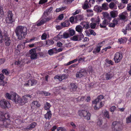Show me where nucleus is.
Returning a JSON list of instances; mask_svg holds the SVG:
<instances>
[{
	"mask_svg": "<svg viewBox=\"0 0 131 131\" xmlns=\"http://www.w3.org/2000/svg\"><path fill=\"white\" fill-rule=\"evenodd\" d=\"M27 28L25 26L21 25L18 26L16 28L15 32L19 39L21 40L25 38L27 34Z\"/></svg>",
	"mask_w": 131,
	"mask_h": 131,
	"instance_id": "obj_1",
	"label": "nucleus"
},
{
	"mask_svg": "<svg viewBox=\"0 0 131 131\" xmlns=\"http://www.w3.org/2000/svg\"><path fill=\"white\" fill-rule=\"evenodd\" d=\"M32 97L31 95L29 94L25 95L23 96L22 98L19 97L17 99V103L21 105H23L26 103L28 100Z\"/></svg>",
	"mask_w": 131,
	"mask_h": 131,
	"instance_id": "obj_2",
	"label": "nucleus"
},
{
	"mask_svg": "<svg viewBox=\"0 0 131 131\" xmlns=\"http://www.w3.org/2000/svg\"><path fill=\"white\" fill-rule=\"evenodd\" d=\"M0 126L1 127H6L10 128L13 124V122L11 121L8 118L5 119L4 121L0 120Z\"/></svg>",
	"mask_w": 131,
	"mask_h": 131,
	"instance_id": "obj_3",
	"label": "nucleus"
},
{
	"mask_svg": "<svg viewBox=\"0 0 131 131\" xmlns=\"http://www.w3.org/2000/svg\"><path fill=\"white\" fill-rule=\"evenodd\" d=\"M4 40L5 44L6 46H9L10 45L11 41L9 38L6 35H4L3 37L2 32L0 29V43H2Z\"/></svg>",
	"mask_w": 131,
	"mask_h": 131,
	"instance_id": "obj_4",
	"label": "nucleus"
},
{
	"mask_svg": "<svg viewBox=\"0 0 131 131\" xmlns=\"http://www.w3.org/2000/svg\"><path fill=\"white\" fill-rule=\"evenodd\" d=\"M78 114L81 117H84L87 120H89L90 119L91 114L86 111H79L78 112Z\"/></svg>",
	"mask_w": 131,
	"mask_h": 131,
	"instance_id": "obj_5",
	"label": "nucleus"
},
{
	"mask_svg": "<svg viewBox=\"0 0 131 131\" xmlns=\"http://www.w3.org/2000/svg\"><path fill=\"white\" fill-rule=\"evenodd\" d=\"M13 15L12 12L8 11L7 13V15L6 17L5 20L7 23L12 24L14 21L13 19Z\"/></svg>",
	"mask_w": 131,
	"mask_h": 131,
	"instance_id": "obj_6",
	"label": "nucleus"
},
{
	"mask_svg": "<svg viewBox=\"0 0 131 131\" xmlns=\"http://www.w3.org/2000/svg\"><path fill=\"white\" fill-rule=\"evenodd\" d=\"M93 106L95 110H98L104 105V102L103 101H98L95 100L92 102Z\"/></svg>",
	"mask_w": 131,
	"mask_h": 131,
	"instance_id": "obj_7",
	"label": "nucleus"
},
{
	"mask_svg": "<svg viewBox=\"0 0 131 131\" xmlns=\"http://www.w3.org/2000/svg\"><path fill=\"white\" fill-rule=\"evenodd\" d=\"M16 95L15 93L12 92L10 93H7L6 96L8 99L11 100L16 103H17V99L16 100Z\"/></svg>",
	"mask_w": 131,
	"mask_h": 131,
	"instance_id": "obj_8",
	"label": "nucleus"
},
{
	"mask_svg": "<svg viewBox=\"0 0 131 131\" xmlns=\"http://www.w3.org/2000/svg\"><path fill=\"white\" fill-rule=\"evenodd\" d=\"M123 58L122 54L121 52H116L114 54V60L116 63L120 62Z\"/></svg>",
	"mask_w": 131,
	"mask_h": 131,
	"instance_id": "obj_9",
	"label": "nucleus"
},
{
	"mask_svg": "<svg viewBox=\"0 0 131 131\" xmlns=\"http://www.w3.org/2000/svg\"><path fill=\"white\" fill-rule=\"evenodd\" d=\"M112 131H121L122 128L116 122H114L113 123L112 126Z\"/></svg>",
	"mask_w": 131,
	"mask_h": 131,
	"instance_id": "obj_10",
	"label": "nucleus"
},
{
	"mask_svg": "<svg viewBox=\"0 0 131 131\" xmlns=\"http://www.w3.org/2000/svg\"><path fill=\"white\" fill-rule=\"evenodd\" d=\"M0 105L3 108H5L6 107L8 108L10 106L9 102L5 100H2L0 101Z\"/></svg>",
	"mask_w": 131,
	"mask_h": 131,
	"instance_id": "obj_11",
	"label": "nucleus"
},
{
	"mask_svg": "<svg viewBox=\"0 0 131 131\" xmlns=\"http://www.w3.org/2000/svg\"><path fill=\"white\" fill-rule=\"evenodd\" d=\"M36 48H33L30 50V57L32 60L36 59L37 58V54L36 52Z\"/></svg>",
	"mask_w": 131,
	"mask_h": 131,
	"instance_id": "obj_12",
	"label": "nucleus"
},
{
	"mask_svg": "<svg viewBox=\"0 0 131 131\" xmlns=\"http://www.w3.org/2000/svg\"><path fill=\"white\" fill-rule=\"evenodd\" d=\"M10 116L8 113L3 112L0 111V120L4 121L8 118Z\"/></svg>",
	"mask_w": 131,
	"mask_h": 131,
	"instance_id": "obj_13",
	"label": "nucleus"
},
{
	"mask_svg": "<svg viewBox=\"0 0 131 131\" xmlns=\"http://www.w3.org/2000/svg\"><path fill=\"white\" fill-rule=\"evenodd\" d=\"M50 20V19L48 17H45L44 16H42V19H40L37 22V25L40 26L44 24L45 22Z\"/></svg>",
	"mask_w": 131,
	"mask_h": 131,
	"instance_id": "obj_14",
	"label": "nucleus"
},
{
	"mask_svg": "<svg viewBox=\"0 0 131 131\" xmlns=\"http://www.w3.org/2000/svg\"><path fill=\"white\" fill-rule=\"evenodd\" d=\"M87 74L86 71L85 70L82 69L80 72H78L76 74V76L78 78H81L83 76L86 75Z\"/></svg>",
	"mask_w": 131,
	"mask_h": 131,
	"instance_id": "obj_15",
	"label": "nucleus"
},
{
	"mask_svg": "<svg viewBox=\"0 0 131 131\" xmlns=\"http://www.w3.org/2000/svg\"><path fill=\"white\" fill-rule=\"evenodd\" d=\"M104 41L99 42L98 45H96L93 51V53L96 54V53L99 52L101 50V47L103 46V43L104 42Z\"/></svg>",
	"mask_w": 131,
	"mask_h": 131,
	"instance_id": "obj_16",
	"label": "nucleus"
},
{
	"mask_svg": "<svg viewBox=\"0 0 131 131\" xmlns=\"http://www.w3.org/2000/svg\"><path fill=\"white\" fill-rule=\"evenodd\" d=\"M37 83L36 80L33 79H30L24 84V85L26 86H33L36 85Z\"/></svg>",
	"mask_w": 131,
	"mask_h": 131,
	"instance_id": "obj_17",
	"label": "nucleus"
},
{
	"mask_svg": "<svg viewBox=\"0 0 131 131\" xmlns=\"http://www.w3.org/2000/svg\"><path fill=\"white\" fill-rule=\"evenodd\" d=\"M113 76L112 73L110 72H108L106 73L105 75H103L101 76V78L103 80H104L105 79L107 80L111 79Z\"/></svg>",
	"mask_w": 131,
	"mask_h": 131,
	"instance_id": "obj_18",
	"label": "nucleus"
},
{
	"mask_svg": "<svg viewBox=\"0 0 131 131\" xmlns=\"http://www.w3.org/2000/svg\"><path fill=\"white\" fill-rule=\"evenodd\" d=\"M111 19H105L103 22L100 24V26L101 28H104L106 27V26L110 23Z\"/></svg>",
	"mask_w": 131,
	"mask_h": 131,
	"instance_id": "obj_19",
	"label": "nucleus"
},
{
	"mask_svg": "<svg viewBox=\"0 0 131 131\" xmlns=\"http://www.w3.org/2000/svg\"><path fill=\"white\" fill-rule=\"evenodd\" d=\"M36 125L37 124L35 122H33L27 127H24L23 129L24 130H29L30 129H31L35 127Z\"/></svg>",
	"mask_w": 131,
	"mask_h": 131,
	"instance_id": "obj_20",
	"label": "nucleus"
},
{
	"mask_svg": "<svg viewBox=\"0 0 131 131\" xmlns=\"http://www.w3.org/2000/svg\"><path fill=\"white\" fill-rule=\"evenodd\" d=\"M91 20L92 22L95 23L96 24H99L100 22V18L99 16H96L94 17L91 18Z\"/></svg>",
	"mask_w": 131,
	"mask_h": 131,
	"instance_id": "obj_21",
	"label": "nucleus"
},
{
	"mask_svg": "<svg viewBox=\"0 0 131 131\" xmlns=\"http://www.w3.org/2000/svg\"><path fill=\"white\" fill-rule=\"evenodd\" d=\"M68 77L67 75L65 74H62L61 76L56 75L54 77V79H57L60 81H62L63 80L67 78Z\"/></svg>",
	"mask_w": 131,
	"mask_h": 131,
	"instance_id": "obj_22",
	"label": "nucleus"
},
{
	"mask_svg": "<svg viewBox=\"0 0 131 131\" xmlns=\"http://www.w3.org/2000/svg\"><path fill=\"white\" fill-rule=\"evenodd\" d=\"M40 106V104L37 101H33L31 104V108L33 109L37 108L39 107Z\"/></svg>",
	"mask_w": 131,
	"mask_h": 131,
	"instance_id": "obj_23",
	"label": "nucleus"
},
{
	"mask_svg": "<svg viewBox=\"0 0 131 131\" xmlns=\"http://www.w3.org/2000/svg\"><path fill=\"white\" fill-rule=\"evenodd\" d=\"M81 25L82 26L83 28L87 29L90 28L89 24L88 22L83 21L81 23Z\"/></svg>",
	"mask_w": 131,
	"mask_h": 131,
	"instance_id": "obj_24",
	"label": "nucleus"
},
{
	"mask_svg": "<svg viewBox=\"0 0 131 131\" xmlns=\"http://www.w3.org/2000/svg\"><path fill=\"white\" fill-rule=\"evenodd\" d=\"M48 53L50 56H52L54 54L57 53L56 48H54L49 50L48 51Z\"/></svg>",
	"mask_w": 131,
	"mask_h": 131,
	"instance_id": "obj_25",
	"label": "nucleus"
},
{
	"mask_svg": "<svg viewBox=\"0 0 131 131\" xmlns=\"http://www.w3.org/2000/svg\"><path fill=\"white\" fill-rule=\"evenodd\" d=\"M53 8L52 7H50L49 8L47 9L45 12L43 14L44 17H45L47 16L48 14L51 13L52 10Z\"/></svg>",
	"mask_w": 131,
	"mask_h": 131,
	"instance_id": "obj_26",
	"label": "nucleus"
},
{
	"mask_svg": "<svg viewBox=\"0 0 131 131\" xmlns=\"http://www.w3.org/2000/svg\"><path fill=\"white\" fill-rule=\"evenodd\" d=\"M109 8L113 10L117 9V6L115 3L113 2H111L109 5Z\"/></svg>",
	"mask_w": 131,
	"mask_h": 131,
	"instance_id": "obj_27",
	"label": "nucleus"
},
{
	"mask_svg": "<svg viewBox=\"0 0 131 131\" xmlns=\"http://www.w3.org/2000/svg\"><path fill=\"white\" fill-rule=\"evenodd\" d=\"M128 14L126 12L122 13L121 15H119L120 18L122 19H125L128 16Z\"/></svg>",
	"mask_w": 131,
	"mask_h": 131,
	"instance_id": "obj_28",
	"label": "nucleus"
},
{
	"mask_svg": "<svg viewBox=\"0 0 131 131\" xmlns=\"http://www.w3.org/2000/svg\"><path fill=\"white\" fill-rule=\"evenodd\" d=\"M52 113L50 110L47 111V113L45 115V117L46 119H49L51 117Z\"/></svg>",
	"mask_w": 131,
	"mask_h": 131,
	"instance_id": "obj_29",
	"label": "nucleus"
},
{
	"mask_svg": "<svg viewBox=\"0 0 131 131\" xmlns=\"http://www.w3.org/2000/svg\"><path fill=\"white\" fill-rule=\"evenodd\" d=\"M70 90L73 91H75L77 88V86L75 84L73 83H71L70 86Z\"/></svg>",
	"mask_w": 131,
	"mask_h": 131,
	"instance_id": "obj_30",
	"label": "nucleus"
},
{
	"mask_svg": "<svg viewBox=\"0 0 131 131\" xmlns=\"http://www.w3.org/2000/svg\"><path fill=\"white\" fill-rule=\"evenodd\" d=\"M63 33L62 32H60L59 34L56 37L54 38V39L57 40L60 39L62 38H63Z\"/></svg>",
	"mask_w": 131,
	"mask_h": 131,
	"instance_id": "obj_31",
	"label": "nucleus"
},
{
	"mask_svg": "<svg viewBox=\"0 0 131 131\" xmlns=\"http://www.w3.org/2000/svg\"><path fill=\"white\" fill-rule=\"evenodd\" d=\"M51 106V105L48 102H46L44 104V108L46 110H50V108Z\"/></svg>",
	"mask_w": 131,
	"mask_h": 131,
	"instance_id": "obj_32",
	"label": "nucleus"
},
{
	"mask_svg": "<svg viewBox=\"0 0 131 131\" xmlns=\"http://www.w3.org/2000/svg\"><path fill=\"white\" fill-rule=\"evenodd\" d=\"M127 40V39L126 37H123L120 38L118 39V42L120 44L125 43Z\"/></svg>",
	"mask_w": 131,
	"mask_h": 131,
	"instance_id": "obj_33",
	"label": "nucleus"
},
{
	"mask_svg": "<svg viewBox=\"0 0 131 131\" xmlns=\"http://www.w3.org/2000/svg\"><path fill=\"white\" fill-rule=\"evenodd\" d=\"M80 16L79 15L77 16L76 17L72 16L70 18V21L72 23H74V20L75 19L76 20H79V18Z\"/></svg>",
	"mask_w": 131,
	"mask_h": 131,
	"instance_id": "obj_34",
	"label": "nucleus"
},
{
	"mask_svg": "<svg viewBox=\"0 0 131 131\" xmlns=\"http://www.w3.org/2000/svg\"><path fill=\"white\" fill-rule=\"evenodd\" d=\"M70 25V23L68 20H66L61 23V26L64 27H68Z\"/></svg>",
	"mask_w": 131,
	"mask_h": 131,
	"instance_id": "obj_35",
	"label": "nucleus"
},
{
	"mask_svg": "<svg viewBox=\"0 0 131 131\" xmlns=\"http://www.w3.org/2000/svg\"><path fill=\"white\" fill-rule=\"evenodd\" d=\"M76 30L78 32L81 33L83 29L82 27L80 25L77 26L75 28Z\"/></svg>",
	"mask_w": 131,
	"mask_h": 131,
	"instance_id": "obj_36",
	"label": "nucleus"
},
{
	"mask_svg": "<svg viewBox=\"0 0 131 131\" xmlns=\"http://www.w3.org/2000/svg\"><path fill=\"white\" fill-rule=\"evenodd\" d=\"M111 16L112 17L114 18L117 16V12L116 11L113 10L110 12Z\"/></svg>",
	"mask_w": 131,
	"mask_h": 131,
	"instance_id": "obj_37",
	"label": "nucleus"
},
{
	"mask_svg": "<svg viewBox=\"0 0 131 131\" xmlns=\"http://www.w3.org/2000/svg\"><path fill=\"white\" fill-rule=\"evenodd\" d=\"M87 15L88 17H90L93 15V11L91 9H87Z\"/></svg>",
	"mask_w": 131,
	"mask_h": 131,
	"instance_id": "obj_38",
	"label": "nucleus"
},
{
	"mask_svg": "<svg viewBox=\"0 0 131 131\" xmlns=\"http://www.w3.org/2000/svg\"><path fill=\"white\" fill-rule=\"evenodd\" d=\"M104 97L103 95H100L98 96L97 99H96L95 100L97 101H103V99Z\"/></svg>",
	"mask_w": 131,
	"mask_h": 131,
	"instance_id": "obj_39",
	"label": "nucleus"
},
{
	"mask_svg": "<svg viewBox=\"0 0 131 131\" xmlns=\"http://www.w3.org/2000/svg\"><path fill=\"white\" fill-rule=\"evenodd\" d=\"M38 38L36 37H33L29 40H28L27 41V42H30L32 41H37L38 40Z\"/></svg>",
	"mask_w": 131,
	"mask_h": 131,
	"instance_id": "obj_40",
	"label": "nucleus"
},
{
	"mask_svg": "<svg viewBox=\"0 0 131 131\" xmlns=\"http://www.w3.org/2000/svg\"><path fill=\"white\" fill-rule=\"evenodd\" d=\"M103 114L104 117L109 118H110L108 112L106 111H105L103 113Z\"/></svg>",
	"mask_w": 131,
	"mask_h": 131,
	"instance_id": "obj_41",
	"label": "nucleus"
},
{
	"mask_svg": "<svg viewBox=\"0 0 131 131\" xmlns=\"http://www.w3.org/2000/svg\"><path fill=\"white\" fill-rule=\"evenodd\" d=\"M90 5L91 4L85 2L83 6V8L84 9H87L89 8V5Z\"/></svg>",
	"mask_w": 131,
	"mask_h": 131,
	"instance_id": "obj_42",
	"label": "nucleus"
},
{
	"mask_svg": "<svg viewBox=\"0 0 131 131\" xmlns=\"http://www.w3.org/2000/svg\"><path fill=\"white\" fill-rule=\"evenodd\" d=\"M108 4L106 3H104L102 5V9L104 10H107L108 9Z\"/></svg>",
	"mask_w": 131,
	"mask_h": 131,
	"instance_id": "obj_43",
	"label": "nucleus"
},
{
	"mask_svg": "<svg viewBox=\"0 0 131 131\" xmlns=\"http://www.w3.org/2000/svg\"><path fill=\"white\" fill-rule=\"evenodd\" d=\"M66 8V7H62L59 8H57L56 10V12L57 13L58 12H59L62 11L64 10Z\"/></svg>",
	"mask_w": 131,
	"mask_h": 131,
	"instance_id": "obj_44",
	"label": "nucleus"
},
{
	"mask_svg": "<svg viewBox=\"0 0 131 131\" xmlns=\"http://www.w3.org/2000/svg\"><path fill=\"white\" fill-rule=\"evenodd\" d=\"M78 41L81 40L84 37V35L82 33H81L80 35H77Z\"/></svg>",
	"mask_w": 131,
	"mask_h": 131,
	"instance_id": "obj_45",
	"label": "nucleus"
},
{
	"mask_svg": "<svg viewBox=\"0 0 131 131\" xmlns=\"http://www.w3.org/2000/svg\"><path fill=\"white\" fill-rule=\"evenodd\" d=\"M63 38H67L69 37V35L68 33L64 32L63 33Z\"/></svg>",
	"mask_w": 131,
	"mask_h": 131,
	"instance_id": "obj_46",
	"label": "nucleus"
},
{
	"mask_svg": "<svg viewBox=\"0 0 131 131\" xmlns=\"http://www.w3.org/2000/svg\"><path fill=\"white\" fill-rule=\"evenodd\" d=\"M2 72L4 74L6 75H8L9 74V71L6 69H4L2 71Z\"/></svg>",
	"mask_w": 131,
	"mask_h": 131,
	"instance_id": "obj_47",
	"label": "nucleus"
},
{
	"mask_svg": "<svg viewBox=\"0 0 131 131\" xmlns=\"http://www.w3.org/2000/svg\"><path fill=\"white\" fill-rule=\"evenodd\" d=\"M47 38V35L46 33L43 34L41 36V39L42 40H45Z\"/></svg>",
	"mask_w": 131,
	"mask_h": 131,
	"instance_id": "obj_48",
	"label": "nucleus"
},
{
	"mask_svg": "<svg viewBox=\"0 0 131 131\" xmlns=\"http://www.w3.org/2000/svg\"><path fill=\"white\" fill-rule=\"evenodd\" d=\"M96 23H94V22L91 23V24H90L91 28L92 29L95 28L96 27Z\"/></svg>",
	"mask_w": 131,
	"mask_h": 131,
	"instance_id": "obj_49",
	"label": "nucleus"
},
{
	"mask_svg": "<svg viewBox=\"0 0 131 131\" xmlns=\"http://www.w3.org/2000/svg\"><path fill=\"white\" fill-rule=\"evenodd\" d=\"M57 131H66V129L64 127H58L57 128Z\"/></svg>",
	"mask_w": 131,
	"mask_h": 131,
	"instance_id": "obj_50",
	"label": "nucleus"
},
{
	"mask_svg": "<svg viewBox=\"0 0 131 131\" xmlns=\"http://www.w3.org/2000/svg\"><path fill=\"white\" fill-rule=\"evenodd\" d=\"M106 61L107 63L109 64H110L111 65H113L114 64V62L111 60L106 59Z\"/></svg>",
	"mask_w": 131,
	"mask_h": 131,
	"instance_id": "obj_51",
	"label": "nucleus"
},
{
	"mask_svg": "<svg viewBox=\"0 0 131 131\" xmlns=\"http://www.w3.org/2000/svg\"><path fill=\"white\" fill-rule=\"evenodd\" d=\"M50 127V125L49 122H46L45 124V128L46 129H48Z\"/></svg>",
	"mask_w": 131,
	"mask_h": 131,
	"instance_id": "obj_52",
	"label": "nucleus"
},
{
	"mask_svg": "<svg viewBox=\"0 0 131 131\" xmlns=\"http://www.w3.org/2000/svg\"><path fill=\"white\" fill-rule=\"evenodd\" d=\"M126 96L128 97H131V88H130L126 94Z\"/></svg>",
	"mask_w": 131,
	"mask_h": 131,
	"instance_id": "obj_53",
	"label": "nucleus"
},
{
	"mask_svg": "<svg viewBox=\"0 0 131 131\" xmlns=\"http://www.w3.org/2000/svg\"><path fill=\"white\" fill-rule=\"evenodd\" d=\"M75 34V31L73 29L70 30L69 31V34L70 36H72Z\"/></svg>",
	"mask_w": 131,
	"mask_h": 131,
	"instance_id": "obj_54",
	"label": "nucleus"
},
{
	"mask_svg": "<svg viewBox=\"0 0 131 131\" xmlns=\"http://www.w3.org/2000/svg\"><path fill=\"white\" fill-rule=\"evenodd\" d=\"M54 43V42L52 40H49L47 41L46 44L48 45H52Z\"/></svg>",
	"mask_w": 131,
	"mask_h": 131,
	"instance_id": "obj_55",
	"label": "nucleus"
},
{
	"mask_svg": "<svg viewBox=\"0 0 131 131\" xmlns=\"http://www.w3.org/2000/svg\"><path fill=\"white\" fill-rule=\"evenodd\" d=\"M100 8L98 6H96L94 7V10H95L99 12L100 11Z\"/></svg>",
	"mask_w": 131,
	"mask_h": 131,
	"instance_id": "obj_56",
	"label": "nucleus"
},
{
	"mask_svg": "<svg viewBox=\"0 0 131 131\" xmlns=\"http://www.w3.org/2000/svg\"><path fill=\"white\" fill-rule=\"evenodd\" d=\"M64 17V15L63 14H61L58 17V18L60 20H62Z\"/></svg>",
	"mask_w": 131,
	"mask_h": 131,
	"instance_id": "obj_57",
	"label": "nucleus"
},
{
	"mask_svg": "<svg viewBox=\"0 0 131 131\" xmlns=\"http://www.w3.org/2000/svg\"><path fill=\"white\" fill-rule=\"evenodd\" d=\"M72 40L75 41H78V36L75 35L73 36L71 39Z\"/></svg>",
	"mask_w": 131,
	"mask_h": 131,
	"instance_id": "obj_58",
	"label": "nucleus"
},
{
	"mask_svg": "<svg viewBox=\"0 0 131 131\" xmlns=\"http://www.w3.org/2000/svg\"><path fill=\"white\" fill-rule=\"evenodd\" d=\"M3 14V13L2 8V7L0 6V19L1 18Z\"/></svg>",
	"mask_w": 131,
	"mask_h": 131,
	"instance_id": "obj_59",
	"label": "nucleus"
},
{
	"mask_svg": "<svg viewBox=\"0 0 131 131\" xmlns=\"http://www.w3.org/2000/svg\"><path fill=\"white\" fill-rule=\"evenodd\" d=\"M116 107L115 106H113L111 107L110 108V111L112 112H113L115 110Z\"/></svg>",
	"mask_w": 131,
	"mask_h": 131,
	"instance_id": "obj_60",
	"label": "nucleus"
},
{
	"mask_svg": "<svg viewBox=\"0 0 131 131\" xmlns=\"http://www.w3.org/2000/svg\"><path fill=\"white\" fill-rule=\"evenodd\" d=\"M6 83H7V82H4L3 80H1L0 81V85L4 86Z\"/></svg>",
	"mask_w": 131,
	"mask_h": 131,
	"instance_id": "obj_61",
	"label": "nucleus"
},
{
	"mask_svg": "<svg viewBox=\"0 0 131 131\" xmlns=\"http://www.w3.org/2000/svg\"><path fill=\"white\" fill-rule=\"evenodd\" d=\"M42 93L46 96H49L50 94V93L46 92H42Z\"/></svg>",
	"mask_w": 131,
	"mask_h": 131,
	"instance_id": "obj_62",
	"label": "nucleus"
},
{
	"mask_svg": "<svg viewBox=\"0 0 131 131\" xmlns=\"http://www.w3.org/2000/svg\"><path fill=\"white\" fill-rule=\"evenodd\" d=\"M85 58H80L78 59V62L79 63H80L82 62L83 61H84V60Z\"/></svg>",
	"mask_w": 131,
	"mask_h": 131,
	"instance_id": "obj_63",
	"label": "nucleus"
},
{
	"mask_svg": "<svg viewBox=\"0 0 131 131\" xmlns=\"http://www.w3.org/2000/svg\"><path fill=\"white\" fill-rule=\"evenodd\" d=\"M126 29L128 30H131V25L130 24H128L126 27Z\"/></svg>",
	"mask_w": 131,
	"mask_h": 131,
	"instance_id": "obj_64",
	"label": "nucleus"
}]
</instances>
